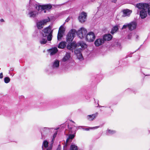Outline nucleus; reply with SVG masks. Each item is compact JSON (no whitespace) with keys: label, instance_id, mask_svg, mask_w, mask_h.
<instances>
[{"label":"nucleus","instance_id":"1","mask_svg":"<svg viewBox=\"0 0 150 150\" xmlns=\"http://www.w3.org/2000/svg\"><path fill=\"white\" fill-rule=\"evenodd\" d=\"M136 6L141 10L140 11V17L142 19L145 18L147 15L148 8L149 6L148 4L146 3H139L137 4Z\"/></svg>","mask_w":150,"mask_h":150},{"label":"nucleus","instance_id":"2","mask_svg":"<svg viewBox=\"0 0 150 150\" xmlns=\"http://www.w3.org/2000/svg\"><path fill=\"white\" fill-rule=\"evenodd\" d=\"M33 6H34V7L39 12H40L45 9L47 10L50 9L52 7V5L50 4L41 5H39V4L34 3L33 4Z\"/></svg>","mask_w":150,"mask_h":150},{"label":"nucleus","instance_id":"3","mask_svg":"<svg viewBox=\"0 0 150 150\" xmlns=\"http://www.w3.org/2000/svg\"><path fill=\"white\" fill-rule=\"evenodd\" d=\"M43 32L42 36L47 37V39L48 41H50L51 40L52 38L53 30H51L50 27L49 26L45 28L44 29Z\"/></svg>","mask_w":150,"mask_h":150},{"label":"nucleus","instance_id":"4","mask_svg":"<svg viewBox=\"0 0 150 150\" xmlns=\"http://www.w3.org/2000/svg\"><path fill=\"white\" fill-rule=\"evenodd\" d=\"M87 33V31L83 27H81L80 30H78L77 33L78 36L81 39L86 37Z\"/></svg>","mask_w":150,"mask_h":150},{"label":"nucleus","instance_id":"5","mask_svg":"<svg viewBox=\"0 0 150 150\" xmlns=\"http://www.w3.org/2000/svg\"><path fill=\"white\" fill-rule=\"evenodd\" d=\"M50 21V18L48 17L47 19H44L38 22L37 23V27L38 29H41L46 23Z\"/></svg>","mask_w":150,"mask_h":150},{"label":"nucleus","instance_id":"6","mask_svg":"<svg viewBox=\"0 0 150 150\" xmlns=\"http://www.w3.org/2000/svg\"><path fill=\"white\" fill-rule=\"evenodd\" d=\"M75 30H71L68 34L67 40V42H71L73 40L75 36Z\"/></svg>","mask_w":150,"mask_h":150},{"label":"nucleus","instance_id":"7","mask_svg":"<svg viewBox=\"0 0 150 150\" xmlns=\"http://www.w3.org/2000/svg\"><path fill=\"white\" fill-rule=\"evenodd\" d=\"M86 40L88 42L93 41L95 38V35L93 32H91L88 33L86 36Z\"/></svg>","mask_w":150,"mask_h":150},{"label":"nucleus","instance_id":"8","mask_svg":"<svg viewBox=\"0 0 150 150\" xmlns=\"http://www.w3.org/2000/svg\"><path fill=\"white\" fill-rule=\"evenodd\" d=\"M87 16V14L86 13L83 11L82 12L78 17L79 22L81 23L84 22L86 21Z\"/></svg>","mask_w":150,"mask_h":150},{"label":"nucleus","instance_id":"9","mask_svg":"<svg viewBox=\"0 0 150 150\" xmlns=\"http://www.w3.org/2000/svg\"><path fill=\"white\" fill-rule=\"evenodd\" d=\"M74 53L76 55L77 58L80 59L82 60L83 59L82 55L81 53V50L80 49H76L74 51Z\"/></svg>","mask_w":150,"mask_h":150},{"label":"nucleus","instance_id":"10","mask_svg":"<svg viewBox=\"0 0 150 150\" xmlns=\"http://www.w3.org/2000/svg\"><path fill=\"white\" fill-rule=\"evenodd\" d=\"M104 43V40L102 39H96L94 42V44L96 46H99L101 45Z\"/></svg>","mask_w":150,"mask_h":150},{"label":"nucleus","instance_id":"11","mask_svg":"<svg viewBox=\"0 0 150 150\" xmlns=\"http://www.w3.org/2000/svg\"><path fill=\"white\" fill-rule=\"evenodd\" d=\"M48 52L50 53L51 55L55 54L58 51V49L56 47H54L48 50Z\"/></svg>","mask_w":150,"mask_h":150},{"label":"nucleus","instance_id":"12","mask_svg":"<svg viewBox=\"0 0 150 150\" xmlns=\"http://www.w3.org/2000/svg\"><path fill=\"white\" fill-rule=\"evenodd\" d=\"M137 24L135 22H132L129 23V30H132L136 28Z\"/></svg>","mask_w":150,"mask_h":150},{"label":"nucleus","instance_id":"13","mask_svg":"<svg viewBox=\"0 0 150 150\" xmlns=\"http://www.w3.org/2000/svg\"><path fill=\"white\" fill-rule=\"evenodd\" d=\"M97 112L91 115H88L87 117V119L90 121H92L94 120L98 115Z\"/></svg>","mask_w":150,"mask_h":150},{"label":"nucleus","instance_id":"14","mask_svg":"<svg viewBox=\"0 0 150 150\" xmlns=\"http://www.w3.org/2000/svg\"><path fill=\"white\" fill-rule=\"evenodd\" d=\"M50 128L48 127H44L42 128L41 130V132L42 135H44V134H46L50 132Z\"/></svg>","mask_w":150,"mask_h":150},{"label":"nucleus","instance_id":"15","mask_svg":"<svg viewBox=\"0 0 150 150\" xmlns=\"http://www.w3.org/2000/svg\"><path fill=\"white\" fill-rule=\"evenodd\" d=\"M112 36L110 34L104 35L103 37V40L104 42L105 41H109L112 38Z\"/></svg>","mask_w":150,"mask_h":150},{"label":"nucleus","instance_id":"16","mask_svg":"<svg viewBox=\"0 0 150 150\" xmlns=\"http://www.w3.org/2000/svg\"><path fill=\"white\" fill-rule=\"evenodd\" d=\"M78 46H81L82 48L85 49L87 47V45L83 41H79L77 43Z\"/></svg>","mask_w":150,"mask_h":150},{"label":"nucleus","instance_id":"17","mask_svg":"<svg viewBox=\"0 0 150 150\" xmlns=\"http://www.w3.org/2000/svg\"><path fill=\"white\" fill-rule=\"evenodd\" d=\"M38 13L36 11H32L28 13L29 17L30 18H34L38 15Z\"/></svg>","mask_w":150,"mask_h":150},{"label":"nucleus","instance_id":"18","mask_svg":"<svg viewBox=\"0 0 150 150\" xmlns=\"http://www.w3.org/2000/svg\"><path fill=\"white\" fill-rule=\"evenodd\" d=\"M70 57V53H67L65 56L62 58V61L65 62L69 59Z\"/></svg>","mask_w":150,"mask_h":150},{"label":"nucleus","instance_id":"19","mask_svg":"<svg viewBox=\"0 0 150 150\" xmlns=\"http://www.w3.org/2000/svg\"><path fill=\"white\" fill-rule=\"evenodd\" d=\"M132 13V11L128 9H126L123 10V13L124 16H129Z\"/></svg>","mask_w":150,"mask_h":150},{"label":"nucleus","instance_id":"20","mask_svg":"<svg viewBox=\"0 0 150 150\" xmlns=\"http://www.w3.org/2000/svg\"><path fill=\"white\" fill-rule=\"evenodd\" d=\"M42 36V37L40 39V42L41 44L44 45L47 42L46 38L47 37Z\"/></svg>","mask_w":150,"mask_h":150},{"label":"nucleus","instance_id":"21","mask_svg":"<svg viewBox=\"0 0 150 150\" xmlns=\"http://www.w3.org/2000/svg\"><path fill=\"white\" fill-rule=\"evenodd\" d=\"M59 65V61L57 60H55L53 62L52 64L53 68H57L58 67Z\"/></svg>","mask_w":150,"mask_h":150},{"label":"nucleus","instance_id":"22","mask_svg":"<svg viewBox=\"0 0 150 150\" xmlns=\"http://www.w3.org/2000/svg\"><path fill=\"white\" fill-rule=\"evenodd\" d=\"M118 29L119 28L117 26H115L112 28L110 33L112 34H113L118 30Z\"/></svg>","mask_w":150,"mask_h":150},{"label":"nucleus","instance_id":"23","mask_svg":"<svg viewBox=\"0 0 150 150\" xmlns=\"http://www.w3.org/2000/svg\"><path fill=\"white\" fill-rule=\"evenodd\" d=\"M66 46V42H61L59 45L58 47L59 48H64Z\"/></svg>","mask_w":150,"mask_h":150},{"label":"nucleus","instance_id":"24","mask_svg":"<svg viewBox=\"0 0 150 150\" xmlns=\"http://www.w3.org/2000/svg\"><path fill=\"white\" fill-rule=\"evenodd\" d=\"M70 150H78V148L76 145L72 144L70 146Z\"/></svg>","mask_w":150,"mask_h":150},{"label":"nucleus","instance_id":"25","mask_svg":"<svg viewBox=\"0 0 150 150\" xmlns=\"http://www.w3.org/2000/svg\"><path fill=\"white\" fill-rule=\"evenodd\" d=\"M116 132V131L110 129H108L107 131V134L108 135L113 134Z\"/></svg>","mask_w":150,"mask_h":150},{"label":"nucleus","instance_id":"26","mask_svg":"<svg viewBox=\"0 0 150 150\" xmlns=\"http://www.w3.org/2000/svg\"><path fill=\"white\" fill-rule=\"evenodd\" d=\"M48 142L46 140L44 141L42 143V148L43 149V146L45 148H47L48 146Z\"/></svg>","mask_w":150,"mask_h":150},{"label":"nucleus","instance_id":"27","mask_svg":"<svg viewBox=\"0 0 150 150\" xmlns=\"http://www.w3.org/2000/svg\"><path fill=\"white\" fill-rule=\"evenodd\" d=\"M75 136L73 134H69V136L68 138L67 139L66 142H68L69 141V140L72 139Z\"/></svg>","mask_w":150,"mask_h":150},{"label":"nucleus","instance_id":"28","mask_svg":"<svg viewBox=\"0 0 150 150\" xmlns=\"http://www.w3.org/2000/svg\"><path fill=\"white\" fill-rule=\"evenodd\" d=\"M64 32V27L62 26H61L59 29L58 33L62 34H63Z\"/></svg>","mask_w":150,"mask_h":150},{"label":"nucleus","instance_id":"29","mask_svg":"<svg viewBox=\"0 0 150 150\" xmlns=\"http://www.w3.org/2000/svg\"><path fill=\"white\" fill-rule=\"evenodd\" d=\"M71 44L72 46V48L73 50L78 46L77 43L76 44V43L74 42L71 43Z\"/></svg>","mask_w":150,"mask_h":150},{"label":"nucleus","instance_id":"30","mask_svg":"<svg viewBox=\"0 0 150 150\" xmlns=\"http://www.w3.org/2000/svg\"><path fill=\"white\" fill-rule=\"evenodd\" d=\"M10 81V78L8 77H6L4 78V81L5 83H7L9 82Z\"/></svg>","mask_w":150,"mask_h":150},{"label":"nucleus","instance_id":"31","mask_svg":"<svg viewBox=\"0 0 150 150\" xmlns=\"http://www.w3.org/2000/svg\"><path fill=\"white\" fill-rule=\"evenodd\" d=\"M63 34L59 33H58L57 35V39L58 40H60L61 38L62 37Z\"/></svg>","mask_w":150,"mask_h":150},{"label":"nucleus","instance_id":"32","mask_svg":"<svg viewBox=\"0 0 150 150\" xmlns=\"http://www.w3.org/2000/svg\"><path fill=\"white\" fill-rule=\"evenodd\" d=\"M67 48L71 50H72L73 49L72 48V46L71 45V44H70L68 45L67 46Z\"/></svg>","mask_w":150,"mask_h":150},{"label":"nucleus","instance_id":"33","mask_svg":"<svg viewBox=\"0 0 150 150\" xmlns=\"http://www.w3.org/2000/svg\"><path fill=\"white\" fill-rule=\"evenodd\" d=\"M127 27H128V28L129 29V24L123 25L122 29H125Z\"/></svg>","mask_w":150,"mask_h":150},{"label":"nucleus","instance_id":"34","mask_svg":"<svg viewBox=\"0 0 150 150\" xmlns=\"http://www.w3.org/2000/svg\"><path fill=\"white\" fill-rule=\"evenodd\" d=\"M57 134V132H56L54 133V134L53 135V138L52 139V141H53V140L54 139V138L56 137V135Z\"/></svg>","mask_w":150,"mask_h":150},{"label":"nucleus","instance_id":"35","mask_svg":"<svg viewBox=\"0 0 150 150\" xmlns=\"http://www.w3.org/2000/svg\"><path fill=\"white\" fill-rule=\"evenodd\" d=\"M148 15L150 16V7H148Z\"/></svg>","mask_w":150,"mask_h":150},{"label":"nucleus","instance_id":"36","mask_svg":"<svg viewBox=\"0 0 150 150\" xmlns=\"http://www.w3.org/2000/svg\"><path fill=\"white\" fill-rule=\"evenodd\" d=\"M3 76V74L2 72L0 73V79H2Z\"/></svg>","mask_w":150,"mask_h":150},{"label":"nucleus","instance_id":"37","mask_svg":"<svg viewBox=\"0 0 150 150\" xmlns=\"http://www.w3.org/2000/svg\"><path fill=\"white\" fill-rule=\"evenodd\" d=\"M52 146H49L48 147L47 149H46V150H52Z\"/></svg>","mask_w":150,"mask_h":150},{"label":"nucleus","instance_id":"38","mask_svg":"<svg viewBox=\"0 0 150 150\" xmlns=\"http://www.w3.org/2000/svg\"><path fill=\"white\" fill-rule=\"evenodd\" d=\"M132 34H129V35L128 36V38L129 39H131V37L132 36Z\"/></svg>","mask_w":150,"mask_h":150},{"label":"nucleus","instance_id":"39","mask_svg":"<svg viewBox=\"0 0 150 150\" xmlns=\"http://www.w3.org/2000/svg\"><path fill=\"white\" fill-rule=\"evenodd\" d=\"M32 0H30L29 2V5L30 6H32V4L31 3V1Z\"/></svg>","mask_w":150,"mask_h":150},{"label":"nucleus","instance_id":"40","mask_svg":"<svg viewBox=\"0 0 150 150\" xmlns=\"http://www.w3.org/2000/svg\"><path fill=\"white\" fill-rule=\"evenodd\" d=\"M0 21L1 22H4V20L3 19H1L0 20Z\"/></svg>","mask_w":150,"mask_h":150},{"label":"nucleus","instance_id":"41","mask_svg":"<svg viewBox=\"0 0 150 150\" xmlns=\"http://www.w3.org/2000/svg\"><path fill=\"white\" fill-rule=\"evenodd\" d=\"M117 0H112V2H115Z\"/></svg>","mask_w":150,"mask_h":150},{"label":"nucleus","instance_id":"42","mask_svg":"<svg viewBox=\"0 0 150 150\" xmlns=\"http://www.w3.org/2000/svg\"><path fill=\"white\" fill-rule=\"evenodd\" d=\"M69 20V19L67 18L66 20V21L67 22Z\"/></svg>","mask_w":150,"mask_h":150},{"label":"nucleus","instance_id":"43","mask_svg":"<svg viewBox=\"0 0 150 150\" xmlns=\"http://www.w3.org/2000/svg\"><path fill=\"white\" fill-rule=\"evenodd\" d=\"M84 129L86 131H88L89 130V129L88 128H85Z\"/></svg>","mask_w":150,"mask_h":150},{"label":"nucleus","instance_id":"44","mask_svg":"<svg viewBox=\"0 0 150 150\" xmlns=\"http://www.w3.org/2000/svg\"><path fill=\"white\" fill-rule=\"evenodd\" d=\"M56 150H60V148L59 147H58Z\"/></svg>","mask_w":150,"mask_h":150},{"label":"nucleus","instance_id":"45","mask_svg":"<svg viewBox=\"0 0 150 150\" xmlns=\"http://www.w3.org/2000/svg\"><path fill=\"white\" fill-rule=\"evenodd\" d=\"M135 36L137 38L138 37V36L137 35H136Z\"/></svg>","mask_w":150,"mask_h":150},{"label":"nucleus","instance_id":"46","mask_svg":"<svg viewBox=\"0 0 150 150\" xmlns=\"http://www.w3.org/2000/svg\"><path fill=\"white\" fill-rule=\"evenodd\" d=\"M118 45L119 46H120V43H118Z\"/></svg>","mask_w":150,"mask_h":150},{"label":"nucleus","instance_id":"47","mask_svg":"<svg viewBox=\"0 0 150 150\" xmlns=\"http://www.w3.org/2000/svg\"><path fill=\"white\" fill-rule=\"evenodd\" d=\"M44 13H45L46 12V11H44Z\"/></svg>","mask_w":150,"mask_h":150},{"label":"nucleus","instance_id":"48","mask_svg":"<svg viewBox=\"0 0 150 150\" xmlns=\"http://www.w3.org/2000/svg\"><path fill=\"white\" fill-rule=\"evenodd\" d=\"M95 1V0H92V1Z\"/></svg>","mask_w":150,"mask_h":150},{"label":"nucleus","instance_id":"49","mask_svg":"<svg viewBox=\"0 0 150 150\" xmlns=\"http://www.w3.org/2000/svg\"><path fill=\"white\" fill-rule=\"evenodd\" d=\"M71 122H74V121H72V120H71Z\"/></svg>","mask_w":150,"mask_h":150},{"label":"nucleus","instance_id":"50","mask_svg":"<svg viewBox=\"0 0 150 150\" xmlns=\"http://www.w3.org/2000/svg\"><path fill=\"white\" fill-rule=\"evenodd\" d=\"M98 101H97V102H98V105H99V104H98Z\"/></svg>","mask_w":150,"mask_h":150},{"label":"nucleus","instance_id":"51","mask_svg":"<svg viewBox=\"0 0 150 150\" xmlns=\"http://www.w3.org/2000/svg\"><path fill=\"white\" fill-rule=\"evenodd\" d=\"M11 70L13 71V69H11Z\"/></svg>","mask_w":150,"mask_h":150},{"label":"nucleus","instance_id":"52","mask_svg":"<svg viewBox=\"0 0 150 150\" xmlns=\"http://www.w3.org/2000/svg\"><path fill=\"white\" fill-rule=\"evenodd\" d=\"M11 70L13 71V69H11Z\"/></svg>","mask_w":150,"mask_h":150},{"label":"nucleus","instance_id":"53","mask_svg":"<svg viewBox=\"0 0 150 150\" xmlns=\"http://www.w3.org/2000/svg\"><path fill=\"white\" fill-rule=\"evenodd\" d=\"M100 107H102V106H100Z\"/></svg>","mask_w":150,"mask_h":150}]
</instances>
